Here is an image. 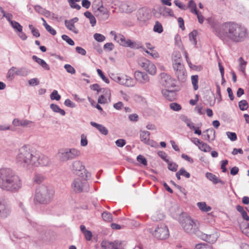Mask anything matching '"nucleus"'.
<instances>
[{
  "mask_svg": "<svg viewBox=\"0 0 249 249\" xmlns=\"http://www.w3.org/2000/svg\"><path fill=\"white\" fill-rule=\"evenodd\" d=\"M213 32L225 44L244 41L248 36L247 28L233 21L211 23Z\"/></svg>",
  "mask_w": 249,
  "mask_h": 249,
  "instance_id": "1",
  "label": "nucleus"
},
{
  "mask_svg": "<svg viewBox=\"0 0 249 249\" xmlns=\"http://www.w3.org/2000/svg\"><path fill=\"white\" fill-rule=\"evenodd\" d=\"M22 180L15 172L10 168L0 170V188L11 193L18 192L22 187Z\"/></svg>",
  "mask_w": 249,
  "mask_h": 249,
  "instance_id": "2",
  "label": "nucleus"
},
{
  "mask_svg": "<svg viewBox=\"0 0 249 249\" xmlns=\"http://www.w3.org/2000/svg\"><path fill=\"white\" fill-rule=\"evenodd\" d=\"M179 222L185 232L189 234H194L201 239L210 243H213L215 239L211 240L212 235H208L202 233L199 230V223L197 220L193 219L191 217L180 215L179 217Z\"/></svg>",
  "mask_w": 249,
  "mask_h": 249,
  "instance_id": "3",
  "label": "nucleus"
},
{
  "mask_svg": "<svg viewBox=\"0 0 249 249\" xmlns=\"http://www.w3.org/2000/svg\"><path fill=\"white\" fill-rule=\"evenodd\" d=\"M54 192L50 188L41 186L36 189L34 197L35 203L46 204L50 203L53 198Z\"/></svg>",
  "mask_w": 249,
  "mask_h": 249,
  "instance_id": "4",
  "label": "nucleus"
},
{
  "mask_svg": "<svg viewBox=\"0 0 249 249\" xmlns=\"http://www.w3.org/2000/svg\"><path fill=\"white\" fill-rule=\"evenodd\" d=\"M34 155L30 149L27 146L24 145L19 148L18 153L17 156L16 162L19 165L27 167L33 164Z\"/></svg>",
  "mask_w": 249,
  "mask_h": 249,
  "instance_id": "5",
  "label": "nucleus"
},
{
  "mask_svg": "<svg viewBox=\"0 0 249 249\" xmlns=\"http://www.w3.org/2000/svg\"><path fill=\"white\" fill-rule=\"evenodd\" d=\"M80 155V151L74 148L62 149L58 153L59 160L61 162H66L75 159Z\"/></svg>",
  "mask_w": 249,
  "mask_h": 249,
  "instance_id": "6",
  "label": "nucleus"
},
{
  "mask_svg": "<svg viewBox=\"0 0 249 249\" xmlns=\"http://www.w3.org/2000/svg\"><path fill=\"white\" fill-rule=\"evenodd\" d=\"M87 177H78L74 179L71 186L72 190L75 193H80L82 192H88L89 190Z\"/></svg>",
  "mask_w": 249,
  "mask_h": 249,
  "instance_id": "7",
  "label": "nucleus"
},
{
  "mask_svg": "<svg viewBox=\"0 0 249 249\" xmlns=\"http://www.w3.org/2000/svg\"><path fill=\"white\" fill-rule=\"evenodd\" d=\"M71 172L78 177H88V171L84 163L79 160L73 161L70 165Z\"/></svg>",
  "mask_w": 249,
  "mask_h": 249,
  "instance_id": "8",
  "label": "nucleus"
},
{
  "mask_svg": "<svg viewBox=\"0 0 249 249\" xmlns=\"http://www.w3.org/2000/svg\"><path fill=\"white\" fill-rule=\"evenodd\" d=\"M11 209L8 200L4 198H0V218H6L10 215Z\"/></svg>",
  "mask_w": 249,
  "mask_h": 249,
  "instance_id": "9",
  "label": "nucleus"
},
{
  "mask_svg": "<svg viewBox=\"0 0 249 249\" xmlns=\"http://www.w3.org/2000/svg\"><path fill=\"white\" fill-rule=\"evenodd\" d=\"M153 235L155 238L163 240L167 238L169 236V231L167 226L164 224H160L155 230Z\"/></svg>",
  "mask_w": 249,
  "mask_h": 249,
  "instance_id": "10",
  "label": "nucleus"
},
{
  "mask_svg": "<svg viewBox=\"0 0 249 249\" xmlns=\"http://www.w3.org/2000/svg\"><path fill=\"white\" fill-rule=\"evenodd\" d=\"M139 64L144 70L151 75H155L157 69L155 65L145 58H142L139 61Z\"/></svg>",
  "mask_w": 249,
  "mask_h": 249,
  "instance_id": "11",
  "label": "nucleus"
},
{
  "mask_svg": "<svg viewBox=\"0 0 249 249\" xmlns=\"http://www.w3.org/2000/svg\"><path fill=\"white\" fill-rule=\"evenodd\" d=\"M160 84L166 88H173L176 86L175 80L171 77V76L164 72L160 74Z\"/></svg>",
  "mask_w": 249,
  "mask_h": 249,
  "instance_id": "12",
  "label": "nucleus"
},
{
  "mask_svg": "<svg viewBox=\"0 0 249 249\" xmlns=\"http://www.w3.org/2000/svg\"><path fill=\"white\" fill-rule=\"evenodd\" d=\"M32 165L37 166H48L50 163L49 159L44 155H35Z\"/></svg>",
  "mask_w": 249,
  "mask_h": 249,
  "instance_id": "13",
  "label": "nucleus"
},
{
  "mask_svg": "<svg viewBox=\"0 0 249 249\" xmlns=\"http://www.w3.org/2000/svg\"><path fill=\"white\" fill-rule=\"evenodd\" d=\"M119 84L127 87H132L136 85L135 81L131 77L126 75H121Z\"/></svg>",
  "mask_w": 249,
  "mask_h": 249,
  "instance_id": "14",
  "label": "nucleus"
},
{
  "mask_svg": "<svg viewBox=\"0 0 249 249\" xmlns=\"http://www.w3.org/2000/svg\"><path fill=\"white\" fill-rule=\"evenodd\" d=\"M33 122L28 120H19L18 119H14L13 121V124L15 126L28 127Z\"/></svg>",
  "mask_w": 249,
  "mask_h": 249,
  "instance_id": "15",
  "label": "nucleus"
},
{
  "mask_svg": "<svg viewBox=\"0 0 249 249\" xmlns=\"http://www.w3.org/2000/svg\"><path fill=\"white\" fill-rule=\"evenodd\" d=\"M203 137L205 140L209 142L213 141L215 137V131L213 128H210L203 131Z\"/></svg>",
  "mask_w": 249,
  "mask_h": 249,
  "instance_id": "16",
  "label": "nucleus"
},
{
  "mask_svg": "<svg viewBox=\"0 0 249 249\" xmlns=\"http://www.w3.org/2000/svg\"><path fill=\"white\" fill-rule=\"evenodd\" d=\"M161 93L165 98L169 101H171L175 100L176 97V93L175 91L173 90L162 89Z\"/></svg>",
  "mask_w": 249,
  "mask_h": 249,
  "instance_id": "17",
  "label": "nucleus"
},
{
  "mask_svg": "<svg viewBox=\"0 0 249 249\" xmlns=\"http://www.w3.org/2000/svg\"><path fill=\"white\" fill-rule=\"evenodd\" d=\"M150 135L149 132L147 131H140V137L141 141L144 143L149 144L150 141Z\"/></svg>",
  "mask_w": 249,
  "mask_h": 249,
  "instance_id": "18",
  "label": "nucleus"
},
{
  "mask_svg": "<svg viewBox=\"0 0 249 249\" xmlns=\"http://www.w3.org/2000/svg\"><path fill=\"white\" fill-rule=\"evenodd\" d=\"M206 178L209 179L210 181H212L213 184H216L218 183H221V184H224L225 182L223 180H221L218 177H217L215 175L211 173L207 172L206 174Z\"/></svg>",
  "mask_w": 249,
  "mask_h": 249,
  "instance_id": "19",
  "label": "nucleus"
},
{
  "mask_svg": "<svg viewBox=\"0 0 249 249\" xmlns=\"http://www.w3.org/2000/svg\"><path fill=\"white\" fill-rule=\"evenodd\" d=\"M93 12L96 17H99L101 15H106L107 18H108V12L103 5H101L96 9H93Z\"/></svg>",
  "mask_w": 249,
  "mask_h": 249,
  "instance_id": "20",
  "label": "nucleus"
},
{
  "mask_svg": "<svg viewBox=\"0 0 249 249\" xmlns=\"http://www.w3.org/2000/svg\"><path fill=\"white\" fill-rule=\"evenodd\" d=\"M32 59L36 61L37 64H38L42 68H43L45 70L49 71L50 68L48 64L43 59L38 58L36 55H33L32 56Z\"/></svg>",
  "mask_w": 249,
  "mask_h": 249,
  "instance_id": "21",
  "label": "nucleus"
},
{
  "mask_svg": "<svg viewBox=\"0 0 249 249\" xmlns=\"http://www.w3.org/2000/svg\"><path fill=\"white\" fill-rule=\"evenodd\" d=\"M90 124L96 127L102 134L107 135L108 133L107 129L102 124H98L95 122H91Z\"/></svg>",
  "mask_w": 249,
  "mask_h": 249,
  "instance_id": "22",
  "label": "nucleus"
},
{
  "mask_svg": "<svg viewBox=\"0 0 249 249\" xmlns=\"http://www.w3.org/2000/svg\"><path fill=\"white\" fill-rule=\"evenodd\" d=\"M114 38L121 45L124 47H126L127 45V40L123 35L121 34H119L118 35H115Z\"/></svg>",
  "mask_w": 249,
  "mask_h": 249,
  "instance_id": "23",
  "label": "nucleus"
},
{
  "mask_svg": "<svg viewBox=\"0 0 249 249\" xmlns=\"http://www.w3.org/2000/svg\"><path fill=\"white\" fill-rule=\"evenodd\" d=\"M35 11L41 15H43L46 17H49L51 15L50 11L47 10L45 8L42 7L41 6L36 5L34 7Z\"/></svg>",
  "mask_w": 249,
  "mask_h": 249,
  "instance_id": "24",
  "label": "nucleus"
},
{
  "mask_svg": "<svg viewBox=\"0 0 249 249\" xmlns=\"http://www.w3.org/2000/svg\"><path fill=\"white\" fill-rule=\"evenodd\" d=\"M175 74L179 81L183 82L186 80V75L184 68L176 71Z\"/></svg>",
  "mask_w": 249,
  "mask_h": 249,
  "instance_id": "25",
  "label": "nucleus"
},
{
  "mask_svg": "<svg viewBox=\"0 0 249 249\" xmlns=\"http://www.w3.org/2000/svg\"><path fill=\"white\" fill-rule=\"evenodd\" d=\"M160 11V14L162 15L163 17H175L173 10L169 8L164 7L162 9H161Z\"/></svg>",
  "mask_w": 249,
  "mask_h": 249,
  "instance_id": "26",
  "label": "nucleus"
},
{
  "mask_svg": "<svg viewBox=\"0 0 249 249\" xmlns=\"http://www.w3.org/2000/svg\"><path fill=\"white\" fill-rule=\"evenodd\" d=\"M65 25L68 30L72 31L75 34H78V31L75 28L74 24L71 22V21L69 20H65Z\"/></svg>",
  "mask_w": 249,
  "mask_h": 249,
  "instance_id": "27",
  "label": "nucleus"
},
{
  "mask_svg": "<svg viewBox=\"0 0 249 249\" xmlns=\"http://www.w3.org/2000/svg\"><path fill=\"white\" fill-rule=\"evenodd\" d=\"M50 108L53 112L58 113L62 116H64L66 114L65 110L60 108L57 105L51 104L50 105Z\"/></svg>",
  "mask_w": 249,
  "mask_h": 249,
  "instance_id": "28",
  "label": "nucleus"
},
{
  "mask_svg": "<svg viewBox=\"0 0 249 249\" xmlns=\"http://www.w3.org/2000/svg\"><path fill=\"white\" fill-rule=\"evenodd\" d=\"M127 46L126 47H130L132 49H139V48H142V46L140 43H136L135 42H133L131 41L130 39L127 40Z\"/></svg>",
  "mask_w": 249,
  "mask_h": 249,
  "instance_id": "29",
  "label": "nucleus"
},
{
  "mask_svg": "<svg viewBox=\"0 0 249 249\" xmlns=\"http://www.w3.org/2000/svg\"><path fill=\"white\" fill-rule=\"evenodd\" d=\"M197 206L203 212H208L211 210V207L207 206L204 202H198Z\"/></svg>",
  "mask_w": 249,
  "mask_h": 249,
  "instance_id": "30",
  "label": "nucleus"
},
{
  "mask_svg": "<svg viewBox=\"0 0 249 249\" xmlns=\"http://www.w3.org/2000/svg\"><path fill=\"white\" fill-rule=\"evenodd\" d=\"M44 180V177L42 175L38 173L35 174L33 178V182L36 184L41 183Z\"/></svg>",
  "mask_w": 249,
  "mask_h": 249,
  "instance_id": "31",
  "label": "nucleus"
},
{
  "mask_svg": "<svg viewBox=\"0 0 249 249\" xmlns=\"http://www.w3.org/2000/svg\"><path fill=\"white\" fill-rule=\"evenodd\" d=\"M28 74V71L25 68H21L17 69L15 72V74L20 76H25Z\"/></svg>",
  "mask_w": 249,
  "mask_h": 249,
  "instance_id": "32",
  "label": "nucleus"
},
{
  "mask_svg": "<svg viewBox=\"0 0 249 249\" xmlns=\"http://www.w3.org/2000/svg\"><path fill=\"white\" fill-rule=\"evenodd\" d=\"M198 148L204 152H209L212 149L210 146L207 143L203 142L202 141L200 145L198 146Z\"/></svg>",
  "mask_w": 249,
  "mask_h": 249,
  "instance_id": "33",
  "label": "nucleus"
},
{
  "mask_svg": "<svg viewBox=\"0 0 249 249\" xmlns=\"http://www.w3.org/2000/svg\"><path fill=\"white\" fill-rule=\"evenodd\" d=\"M173 63L181 61V54L178 52H174L172 54Z\"/></svg>",
  "mask_w": 249,
  "mask_h": 249,
  "instance_id": "34",
  "label": "nucleus"
},
{
  "mask_svg": "<svg viewBox=\"0 0 249 249\" xmlns=\"http://www.w3.org/2000/svg\"><path fill=\"white\" fill-rule=\"evenodd\" d=\"M102 217L104 220L107 222H111L113 219L112 214L107 212H103L102 214Z\"/></svg>",
  "mask_w": 249,
  "mask_h": 249,
  "instance_id": "35",
  "label": "nucleus"
},
{
  "mask_svg": "<svg viewBox=\"0 0 249 249\" xmlns=\"http://www.w3.org/2000/svg\"><path fill=\"white\" fill-rule=\"evenodd\" d=\"M239 70L243 72H245L246 66L247 62L245 61L242 57H240L239 58Z\"/></svg>",
  "mask_w": 249,
  "mask_h": 249,
  "instance_id": "36",
  "label": "nucleus"
},
{
  "mask_svg": "<svg viewBox=\"0 0 249 249\" xmlns=\"http://www.w3.org/2000/svg\"><path fill=\"white\" fill-rule=\"evenodd\" d=\"M191 81L194 90H196L198 89V76L197 75H192L191 76Z\"/></svg>",
  "mask_w": 249,
  "mask_h": 249,
  "instance_id": "37",
  "label": "nucleus"
},
{
  "mask_svg": "<svg viewBox=\"0 0 249 249\" xmlns=\"http://www.w3.org/2000/svg\"><path fill=\"white\" fill-rule=\"evenodd\" d=\"M164 217V215L163 213L160 212H157L152 216V219L154 221H160L163 219Z\"/></svg>",
  "mask_w": 249,
  "mask_h": 249,
  "instance_id": "38",
  "label": "nucleus"
},
{
  "mask_svg": "<svg viewBox=\"0 0 249 249\" xmlns=\"http://www.w3.org/2000/svg\"><path fill=\"white\" fill-rule=\"evenodd\" d=\"M197 35V32L195 30L192 31L191 32L189 35V39L191 42H192L193 44L195 45L196 44L197 41H196V36Z\"/></svg>",
  "mask_w": 249,
  "mask_h": 249,
  "instance_id": "39",
  "label": "nucleus"
},
{
  "mask_svg": "<svg viewBox=\"0 0 249 249\" xmlns=\"http://www.w3.org/2000/svg\"><path fill=\"white\" fill-rule=\"evenodd\" d=\"M153 30L155 32L161 33L163 32L162 25L159 21H156L154 26Z\"/></svg>",
  "mask_w": 249,
  "mask_h": 249,
  "instance_id": "40",
  "label": "nucleus"
},
{
  "mask_svg": "<svg viewBox=\"0 0 249 249\" xmlns=\"http://www.w3.org/2000/svg\"><path fill=\"white\" fill-rule=\"evenodd\" d=\"M188 7V8H191V12L193 13H196L197 11L196 4L193 0H190L189 1Z\"/></svg>",
  "mask_w": 249,
  "mask_h": 249,
  "instance_id": "41",
  "label": "nucleus"
},
{
  "mask_svg": "<svg viewBox=\"0 0 249 249\" xmlns=\"http://www.w3.org/2000/svg\"><path fill=\"white\" fill-rule=\"evenodd\" d=\"M10 24L14 29L17 30L19 32H21L22 31V26L18 22L14 20L11 21Z\"/></svg>",
  "mask_w": 249,
  "mask_h": 249,
  "instance_id": "42",
  "label": "nucleus"
},
{
  "mask_svg": "<svg viewBox=\"0 0 249 249\" xmlns=\"http://www.w3.org/2000/svg\"><path fill=\"white\" fill-rule=\"evenodd\" d=\"M239 107L241 110H247L248 108V103L245 100H242L240 101L239 103Z\"/></svg>",
  "mask_w": 249,
  "mask_h": 249,
  "instance_id": "43",
  "label": "nucleus"
},
{
  "mask_svg": "<svg viewBox=\"0 0 249 249\" xmlns=\"http://www.w3.org/2000/svg\"><path fill=\"white\" fill-rule=\"evenodd\" d=\"M94 38L98 42H103L106 39V37L100 34L95 33L93 35Z\"/></svg>",
  "mask_w": 249,
  "mask_h": 249,
  "instance_id": "44",
  "label": "nucleus"
},
{
  "mask_svg": "<svg viewBox=\"0 0 249 249\" xmlns=\"http://www.w3.org/2000/svg\"><path fill=\"white\" fill-rule=\"evenodd\" d=\"M168 168L170 171L176 172L178 169V165L176 163H173L168 161Z\"/></svg>",
  "mask_w": 249,
  "mask_h": 249,
  "instance_id": "45",
  "label": "nucleus"
},
{
  "mask_svg": "<svg viewBox=\"0 0 249 249\" xmlns=\"http://www.w3.org/2000/svg\"><path fill=\"white\" fill-rule=\"evenodd\" d=\"M64 68L68 73H70L71 74H75L76 72L74 68L70 64H65L64 66Z\"/></svg>",
  "mask_w": 249,
  "mask_h": 249,
  "instance_id": "46",
  "label": "nucleus"
},
{
  "mask_svg": "<svg viewBox=\"0 0 249 249\" xmlns=\"http://www.w3.org/2000/svg\"><path fill=\"white\" fill-rule=\"evenodd\" d=\"M173 67L174 71L176 72L181 69L184 68L183 65L180 62H176L173 63Z\"/></svg>",
  "mask_w": 249,
  "mask_h": 249,
  "instance_id": "47",
  "label": "nucleus"
},
{
  "mask_svg": "<svg viewBox=\"0 0 249 249\" xmlns=\"http://www.w3.org/2000/svg\"><path fill=\"white\" fill-rule=\"evenodd\" d=\"M170 107L171 109L178 111L181 109V106L177 103H172L170 104Z\"/></svg>",
  "mask_w": 249,
  "mask_h": 249,
  "instance_id": "48",
  "label": "nucleus"
},
{
  "mask_svg": "<svg viewBox=\"0 0 249 249\" xmlns=\"http://www.w3.org/2000/svg\"><path fill=\"white\" fill-rule=\"evenodd\" d=\"M97 72L98 75H99V76L101 78V79L105 83H106L107 84H109V79L105 76V75L104 74L103 72H102V71L100 69H98L97 70Z\"/></svg>",
  "mask_w": 249,
  "mask_h": 249,
  "instance_id": "49",
  "label": "nucleus"
},
{
  "mask_svg": "<svg viewBox=\"0 0 249 249\" xmlns=\"http://www.w3.org/2000/svg\"><path fill=\"white\" fill-rule=\"evenodd\" d=\"M137 160L139 162L142 163L144 166L147 165V162L146 158L141 155H139L137 156Z\"/></svg>",
  "mask_w": 249,
  "mask_h": 249,
  "instance_id": "50",
  "label": "nucleus"
},
{
  "mask_svg": "<svg viewBox=\"0 0 249 249\" xmlns=\"http://www.w3.org/2000/svg\"><path fill=\"white\" fill-rule=\"evenodd\" d=\"M195 249H212V247L207 244H198L196 246Z\"/></svg>",
  "mask_w": 249,
  "mask_h": 249,
  "instance_id": "51",
  "label": "nucleus"
},
{
  "mask_svg": "<svg viewBox=\"0 0 249 249\" xmlns=\"http://www.w3.org/2000/svg\"><path fill=\"white\" fill-rule=\"evenodd\" d=\"M50 97L52 100H56V101H59L61 98L60 95L58 94L57 91L56 90L53 91Z\"/></svg>",
  "mask_w": 249,
  "mask_h": 249,
  "instance_id": "52",
  "label": "nucleus"
},
{
  "mask_svg": "<svg viewBox=\"0 0 249 249\" xmlns=\"http://www.w3.org/2000/svg\"><path fill=\"white\" fill-rule=\"evenodd\" d=\"M63 40L66 41L69 45L73 46L74 45V42L67 35H63L61 36Z\"/></svg>",
  "mask_w": 249,
  "mask_h": 249,
  "instance_id": "53",
  "label": "nucleus"
},
{
  "mask_svg": "<svg viewBox=\"0 0 249 249\" xmlns=\"http://www.w3.org/2000/svg\"><path fill=\"white\" fill-rule=\"evenodd\" d=\"M226 134L231 141H235L237 140V135L235 133L228 131L226 132Z\"/></svg>",
  "mask_w": 249,
  "mask_h": 249,
  "instance_id": "54",
  "label": "nucleus"
},
{
  "mask_svg": "<svg viewBox=\"0 0 249 249\" xmlns=\"http://www.w3.org/2000/svg\"><path fill=\"white\" fill-rule=\"evenodd\" d=\"M175 4L181 10H186V7L185 4L181 2L179 0H174Z\"/></svg>",
  "mask_w": 249,
  "mask_h": 249,
  "instance_id": "55",
  "label": "nucleus"
},
{
  "mask_svg": "<svg viewBox=\"0 0 249 249\" xmlns=\"http://www.w3.org/2000/svg\"><path fill=\"white\" fill-rule=\"evenodd\" d=\"M101 5H103V1L102 0H95L92 3V10L96 9Z\"/></svg>",
  "mask_w": 249,
  "mask_h": 249,
  "instance_id": "56",
  "label": "nucleus"
},
{
  "mask_svg": "<svg viewBox=\"0 0 249 249\" xmlns=\"http://www.w3.org/2000/svg\"><path fill=\"white\" fill-rule=\"evenodd\" d=\"M158 155L159 157H160L162 160H163L166 162H168V159H167V155L166 153L163 151H159L158 153Z\"/></svg>",
  "mask_w": 249,
  "mask_h": 249,
  "instance_id": "57",
  "label": "nucleus"
},
{
  "mask_svg": "<svg viewBox=\"0 0 249 249\" xmlns=\"http://www.w3.org/2000/svg\"><path fill=\"white\" fill-rule=\"evenodd\" d=\"M88 144V140L87 136L84 134L81 136V145L82 146H85Z\"/></svg>",
  "mask_w": 249,
  "mask_h": 249,
  "instance_id": "58",
  "label": "nucleus"
},
{
  "mask_svg": "<svg viewBox=\"0 0 249 249\" xmlns=\"http://www.w3.org/2000/svg\"><path fill=\"white\" fill-rule=\"evenodd\" d=\"M71 7L77 10H80L81 6L74 2L73 0H68Z\"/></svg>",
  "mask_w": 249,
  "mask_h": 249,
  "instance_id": "59",
  "label": "nucleus"
},
{
  "mask_svg": "<svg viewBox=\"0 0 249 249\" xmlns=\"http://www.w3.org/2000/svg\"><path fill=\"white\" fill-rule=\"evenodd\" d=\"M142 77L140 81L141 83L145 84L149 81V78L147 74L143 72Z\"/></svg>",
  "mask_w": 249,
  "mask_h": 249,
  "instance_id": "60",
  "label": "nucleus"
},
{
  "mask_svg": "<svg viewBox=\"0 0 249 249\" xmlns=\"http://www.w3.org/2000/svg\"><path fill=\"white\" fill-rule=\"evenodd\" d=\"M179 171L181 173V175L185 177L186 178H189L191 176L190 174L184 168H181L179 169Z\"/></svg>",
  "mask_w": 249,
  "mask_h": 249,
  "instance_id": "61",
  "label": "nucleus"
},
{
  "mask_svg": "<svg viewBox=\"0 0 249 249\" xmlns=\"http://www.w3.org/2000/svg\"><path fill=\"white\" fill-rule=\"evenodd\" d=\"M114 48V45L112 43H107L104 46V49L108 51H112Z\"/></svg>",
  "mask_w": 249,
  "mask_h": 249,
  "instance_id": "62",
  "label": "nucleus"
},
{
  "mask_svg": "<svg viewBox=\"0 0 249 249\" xmlns=\"http://www.w3.org/2000/svg\"><path fill=\"white\" fill-rule=\"evenodd\" d=\"M28 83L30 86H36L39 85V81L36 78L31 79L28 81Z\"/></svg>",
  "mask_w": 249,
  "mask_h": 249,
  "instance_id": "63",
  "label": "nucleus"
},
{
  "mask_svg": "<svg viewBox=\"0 0 249 249\" xmlns=\"http://www.w3.org/2000/svg\"><path fill=\"white\" fill-rule=\"evenodd\" d=\"M116 145L118 147H122L126 143V142L124 139H118L115 142Z\"/></svg>",
  "mask_w": 249,
  "mask_h": 249,
  "instance_id": "64",
  "label": "nucleus"
}]
</instances>
